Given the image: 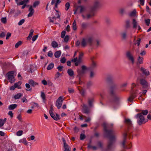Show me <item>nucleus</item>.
Segmentation results:
<instances>
[{
    "mask_svg": "<svg viewBox=\"0 0 151 151\" xmlns=\"http://www.w3.org/2000/svg\"><path fill=\"white\" fill-rule=\"evenodd\" d=\"M68 92H69V93H73L74 92V91L73 89L72 88H68Z\"/></svg>",
    "mask_w": 151,
    "mask_h": 151,
    "instance_id": "63",
    "label": "nucleus"
},
{
    "mask_svg": "<svg viewBox=\"0 0 151 151\" xmlns=\"http://www.w3.org/2000/svg\"><path fill=\"white\" fill-rule=\"evenodd\" d=\"M22 96V94L19 93H18L17 94L15 95L14 96V98L15 99H18L20 98Z\"/></svg>",
    "mask_w": 151,
    "mask_h": 151,
    "instance_id": "33",
    "label": "nucleus"
},
{
    "mask_svg": "<svg viewBox=\"0 0 151 151\" xmlns=\"http://www.w3.org/2000/svg\"><path fill=\"white\" fill-rule=\"evenodd\" d=\"M51 45L52 47L54 48L57 47L58 46V44L55 41L52 42Z\"/></svg>",
    "mask_w": 151,
    "mask_h": 151,
    "instance_id": "36",
    "label": "nucleus"
},
{
    "mask_svg": "<svg viewBox=\"0 0 151 151\" xmlns=\"http://www.w3.org/2000/svg\"><path fill=\"white\" fill-rule=\"evenodd\" d=\"M141 42V39L139 38L134 43L135 45H137V46H139Z\"/></svg>",
    "mask_w": 151,
    "mask_h": 151,
    "instance_id": "48",
    "label": "nucleus"
},
{
    "mask_svg": "<svg viewBox=\"0 0 151 151\" xmlns=\"http://www.w3.org/2000/svg\"><path fill=\"white\" fill-rule=\"evenodd\" d=\"M65 33H66L65 31H64V30L61 33V37L62 38H64L65 37Z\"/></svg>",
    "mask_w": 151,
    "mask_h": 151,
    "instance_id": "56",
    "label": "nucleus"
},
{
    "mask_svg": "<svg viewBox=\"0 0 151 151\" xmlns=\"http://www.w3.org/2000/svg\"><path fill=\"white\" fill-rule=\"evenodd\" d=\"M137 13L136 9H134L131 12L129 13L128 15L130 17H137Z\"/></svg>",
    "mask_w": 151,
    "mask_h": 151,
    "instance_id": "16",
    "label": "nucleus"
},
{
    "mask_svg": "<svg viewBox=\"0 0 151 151\" xmlns=\"http://www.w3.org/2000/svg\"><path fill=\"white\" fill-rule=\"evenodd\" d=\"M21 84V83L19 82L18 83H16L14 84L16 88H17L18 89L21 88L20 85Z\"/></svg>",
    "mask_w": 151,
    "mask_h": 151,
    "instance_id": "40",
    "label": "nucleus"
},
{
    "mask_svg": "<svg viewBox=\"0 0 151 151\" xmlns=\"http://www.w3.org/2000/svg\"><path fill=\"white\" fill-rule=\"evenodd\" d=\"M93 40V37L91 36L83 38L81 42V45L83 47H85L88 45H91Z\"/></svg>",
    "mask_w": 151,
    "mask_h": 151,
    "instance_id": "3",
    "label": "nucleus"
},
{
    "mask_svg": "<svg viewBox=\"0 0 151 151\" xmlns=\"http://www.w3.org/2000/svg\"><path fill=\"white\" fill-rule=\"evenodd\" d=\"M70 6V4L69 2H67L65 4V10L67 11L68 10Z\"/></svg>",
    "mask_w": 151,
    "mask_h": 151,
    "instance_id": "49",
    "label": "nucleus"
},
{
    "mask_svg": "<svg viewBox=\"0 0 151 151\" xmlns=\"http://www.w3.org/2000/svg\"><path fill=\"white\" fill-rule=\"evenodd\" d=\"M81 25L83 29H84L87 27V24L86 23L83 22L82 23Z\"/></svg>",
    "mask_w": 151,
    "mask_h": 151,
    "instance_id": "53",
    "label": "nucleus"
},
{
    "mask_svg": "<svg viewBox=\"0 0 151 151\" xmlns=\"http://www.w3.org/2000/svg\"><path fill=\"white\" fill-rule=\"evenodd\" d=\"M69 39V37L68 35L66 36L64 39V41L65 42H67Z\"/></svg>",
    "mask_w": 151,
    "mask_h": 151,
    "instance_id": "57",
    "label": "nucleus"
},
{
    "mask_svg": "<svg viewBox=\"0 0 151 151\" xmlns=\"http://www.w3.org/2000/svg\"><path fill=\"white\" fill-rule=\"evenodd\" d=\"M26 90L27 91H30L31 90V88L30 87V86L29 84L26 83L25 84Z\"/></svg>",
    "mask_w": 151,
    "mask_h": 151,
    "instance_id": "45",
    "label": "nucleus"
},
{
    "mask_svg": "<svg viewBox=\"0 0 151 151\" xmlns=\"http://www.w3.org/2000/svg\"><path fill=\"white\" fill-rule=\"evenodd\" d=\"M100 3L99 1L98 0L95 1L94 2L93 6V7L94 9H96L99 6Z\"/></svg>",
    "mask_w": 151,
    "mask_h": 151,
    "instance_id": "24",
    "label": "nucleus"
},
{
    "mask_svg": "<svg viewBox=\"0 0 151 151\" xmlns=\"http://www.w3.org/2000/svg\"><path fill=\"white\" fill-rule=\"evenodd\" d=\"M17 118L20 122H22V118L21 115L20 114L17 117Z\"/></svg>",
    "mask_w": 151,
    "mask_h": 151,
    "instance_id": "64",
    "label": "nucleus"
},
{
    "mask_svg": "<svg viewBox=\"0 0 151 151\" xmlns=\"http://www.w3.org/2000/svg\"><path fill=\"white\" fill-rule=\"evenodd\" d=\"M135 117L137 119V123L139 125L145 123L148 121L147 119H146L144 118L141 113L137 114L135 115Z\"/></svg>",
    "mask_w": 151,
    "mask_h": 151,
    "instance_id": "4",
    "label": "nucleus"
},
{
    "mask_svg": "<svg viewBox=\"0 0 151 151\" xmlns=\"http://www.w3.org/2000/svg\"><path fill=\"white\" fill-rule=\"evenodd\" d=\"M1 22L4 24H5L7 22V19L6 17H2L1 19Z\"/></svg>",
    "mask_w": 151,
    "mask_h": 151,
    "instance_id": "41",
    "label": "nucleus"
},
{
    "mask_svg": "<svg viewBox=\"0 0 151 151\" xmlns=\"http://www.w3.org/2000/svg\"><path fill=\"white\" fill-rule=\"evenodd\" d=\"M81 68L82 70L80 69L77 70V72L80 75H81L84 73L86 69V68L85 65H83L82 66Z\"/></svg>",
    "mask_w": 151,
    "mask_h": 151,
    "instance_id": "15",
    "label": "nucleus"
},
{
    "mask_svg": "<svg viewBox=\"0 0 151 151\" xmlns=\"http://www.w3.org/2000/svg\"><path fill=\"white\" fill-rule=\"evenodd\" d=\"M54 109H53V106L51 105L50 107V109L49 110V113L51 117L55 120H58L60 119V116L58 114H56V116L53 113Z\"/></svg>",
    "mask_w": 151,
    "mask_h": 151,
    "instance_id": "6",
    "label": "nucleus"
},
{
    "mask_svg": "<svg viewBox=\"0 0 151 151\" xmlns=\"http://www.w3.org/2000/svg\"><path fill=\"white\" fill-rule=\"evenodd\" d=\"M141 84L144 88H147L149 86V84L147 81L145 79L142 78L140 80Z\"/></svg>",
    "mask_w": 151,
    "mask_h": 151,
    "instance_id": "10",
    "label": "nucleus"
},
{
    "mask_svg": "<svg viewBox=\"0 0 151 151\" xmlns=\"http://www.w3.org/2000/svg\"><path fill=\"white\" fill-rule=\"evenodd\" d=\"M67 73L70 77H72L73 76L74 72L73 70L70 69H69L68 70Z\"/></svg>",
    "mask_w": 151,
    "mask_h": 151,
    "instance_id": "31",
    "label": "nucleus"
},
{
    "mask_svg": "<svg viewBox=\"0 0 151 151\" xmlns=\"http://www.w3.org/2000/svg\"><path fill=\"white\" fill-rule=\"evenodd\" d=\"M97 147L98 149L99 148H102V144L101 142L99 141L98 142Z\"/></svg>",
    "mask_w": 151,
    "mask_h": 151,
    "instance_id": "50",
    "label": "nucleus"
},
{
    "mask_svg": "<svg viewBox=\"0 0 151 151\" xmlns=\"http://www.w3.org/2000/svg\"><path fill=\"white\" fill-rule=\"evenodd\" d=\"M127 133L126 132H124L123 134V141L122 142V147L124 148H128L127 146L125 145V143L126 142V140L127 138Z\"/></svg>",
    "mask_w": 151,
    "mask_h": 151,
    "instance_id": "12",
    "label": "nucleus"
},
{
    "mask_svg": "<svg viewBox=\"0 0 151 151\" xmlns=\"http://www.w3.org/2000/svg\"><path fill=\"white\" fill-rule=\"evenodd\" d=\"M113 125V124H108L105 122L103 124L105 134L109 139L107 146V149L109 150L114 147V143L116 138L115 132L111 129Z\"/></svg>",
    "mask_w": 151,
    "mask_h": 151,
    "instance_id": "1",
    "label": "nucleus"
},
{
    "mask_svg": "<svg viewBox=\"0 0 151 151\" xmlns=\"http://www.w3.org/2000/svg\"><path fill=\"white\" fill-rule=\"evenodd\" d=\"M17 106L16 104H14L10 105L8 107V109L9 110H12L15 109Z\"/></svg>",
    "mask_w": 151,
    "mask_h": 151,
    "instance_id": "30",
    "label": "nucleus"
},
{
    "mask_svg": "<svg viewBox=\"0 0 151 151\" xmlns=\"http://www.w3.org/2000/svg\"><path fill=\"white\" fill-rule=\"evenodd\" d=\"M22 44V42L20 41H19L18 42H17L16 44L15 45V47L16 48H18Z\"/></svg>",
    "mask_w": 151,
    "mask_h": 151,
    "instance_id": "54",
    "label": "nucleus"
},
{
    "mask_svg": "<svg viewBox=\"0 0 151 151\" xmlns=\"http://www.w3.org/2000/svg\"><path fill=\"white\" fill-rule=\"evenodd\" d=\"M147 92V90H145L143 91L142 92H140L139 93V95L141 96L143 94H145Z\"/></svg>",
    "mask_w": 151,
    "mask_h": 151,
    "instance_id": "61",
    "label": "nucleus"
},
{
    "mask_svg": "<svg viewBox=\"0 0 151 151\" xmlns=\"http://www.w3.org/2000/svg\"><path fill=\"white\" fill-rule=\"evenodd\" d=\"M126 56L127 59L133 64L135 63V58L130 50L127 51L126 52Z\"/></svg>",
    "mask_w": 151,
    "mask_h": 151,
    "instance_id": "5",
    "label": "nucleus"
},
{
    "mask_svg": "<svg viewBox=\"0 0 151 151\" xmlns=\"http://www.w3.org/2000/svg\"><path fill=\"white\" fill-rule=\"evenodd\" d=\"M88 147L89 149H91L93 150H96L98 149L97 147L92 146L90 144L88 145Z\"/></svg>",
    "mask_w": 151,
    "mask_h": 151,
    "instance_id": "35",
    "label": "nucleus"
},
{
    "mask_svg": "<svg viewBox=\"0 0 151 151\" xmlns=\"http://www.w3.org/2000/svg\"><path fill=\"white\" fill-rule=\"evenodd\" d=\"M132 24L133 25V28L135 29H136L137 28V26L138 25L137 22L135 19H133Z\"/></svg>",
    "mask_w": 151,
    "mask_h": 151,
    "instance_id": "26",
    "label": "nucleus"
},
{
    "mask_svg": "<svg viewBox=\"0 0 151 151\" xmlns=\"http://www.w3.org/2000/svg\"><path fill=\"white\" fill-rule=\"evenodd\" d=\"M144 63V58L143 57H141L139 55H138L137 58V64H142Z\"/></svg>",
    "mask_w": 151,
    "mask_h": 151,
    "instance_id": "18",
    "label": "nucleus"
},
{
    "mask_svg": "<svg viewBox=\"0 0 151 151\" xmlns=\"http://www.w3.org/2000/svg\"><path fill=\"white\" fill-rule=\"evenodd\" d=\"M54 67V64L53 63H51L48 65L47 69L48 70H50L53 68Z\"/></svg>",
    "mask_w": 151,
    "mask_h": 151,
    "instance_id": "38",
    "label": "nucleus"
},
{
    "mask_svg": "<svg viewBox=\"0 0 151 151\" xmlns=\"http://www.w3.org/2000/svg\"><path fill=\"white\" fill-rule=\"evenodd\" d=\"M83 53H80L79 58L78 59L77 58H75L72 61L75 63V65L77 66L81 63V61L82 58L83 56Z\"/></svg>",
    "mask_w": 151,
    "mask_h": 151,
    "instance_id": "8",
    "label": "nucleus"
},
{
    "mask_svg": "<svg viewBox=\"0 0 151 151\" xmlns=\"http://www.w3.org/2000/svg\"><path fill=\"white\" fill-rule=\"evenodd\" d=\"M25 20L24 19H22L20 20L18 23V24L19 26H20L24 22Z\"/></svg>",
    "mask_w": 151,
    "mask_h": 151,
    "instance_id": "52",
    "label": "nucleus"
},
{
    "mask_svg": "<svg viewBox=\"0 0 151 151\" xmlns=\"http://www.w3.org/2000/svg\"><path fill=\"white\" fill-rule=\"evenodd\" d=\"M61 52L59 50L55 52L54 54L56 58H58L60 57L61 54Z\"/></svg>",
    "mask_w": 151,
    "mask_h": 151,
    "instance_id": "34",
    "label": "nucleus"
},
{
    "mask_svg": "<svg viewBox=\"0 0 151 151\" xmlns=\"http://www.w3.org/2000/svg\"><path fill=\"white\" fill-rule=\"evenodd\" d=\"M14 12H15L14 10L11 9L10 10V12L9 13L8 16L9 17H11L12 16V14L14 13Z\"/></svg>",
    "mask_w": 151,
    "mask_h": 151,
    "instance_id": "44",
    "label": "nucleus"
},
{
    "mask_svg": "<svg viewBox=\"0 0 151 151\" xmlns=\"http://www.w3.org/2000/svg\"><path fill=\"white\" fill-rule=\"evenodd\" d=\"M94 102V99L93 98H89L88 99V103L90 107L93 106V103Z\"/></svg>",
    "mask_w": 151,
    "mask_h": 151,
    "instance_id": "23",
    "label": "nucleus"
},
{
    "mask_svg": "<svg viewBox=\"0 0 151 151\" xmlns=\"http://www.w3.org/2000/svg\"><path fill=\"white\" fill-rule=\"evenodd\" d=\"M140 70L142 73L146 76H148L150 74V73L149 70L143 67H141L140 68Z\"/></svg>",
    "mask_w": 151,
    "mask_h": 151,
    "instance_id": "14",
    "label": "nucleus"
},
{
    "mask_svg": "<svg viewBox=\"0 0 151 151\" xmlns=\"http://www.w3.org/2000/svg\"><path fill=\"white\" fill-rule=\"evenodd\" d=\"M41 96L42 99L43 101H44L45 100L46 96L45 93L43 92H41Z\"/></svg>",
    "mask_w": 151,
    "mask_h": 151,
    "instance_id": "47",
    "label": "nucleus"
},
{
    "mask_svg": "<svg viewBox=\"0 0 151 151\" xmlns=\"http://www.w3.org/2000/svg\"><path fill=\"white\" fill-rule=\"evenodd\" d=\"M82 5H80L78 6H76L74 5L75 9H74L73 11H74V14H75L77 12H79L80 14V8L82 7Z\"/></svg>",
    "mask_w": 151,
    "mask_h": 151,
    "instance_id": "22",
    "label": "nucleus"
},
{
    "mask_svg": "<svg viewBox=\"0 0 151 151\" xmlns=\"http://www.w3.org/2000/svg\"><path fill=\"white\" fill-rule=\"evenodd\" d=\"M14 72L13 71H11L8 72L6 75V76L9 80V81L12 83L14 81L13 74Z\"/></svg>",
    "mask_w": 151,
    "mask_h": 151,
    "instance_id": "7",
    "label": "nucleus"
},
{
    "mask_svg": "<svg viewBox=\"0 0 151 151\" xmlns=\"http://www.w3.org/2000/svg\"><path fill=\"white\" fill-rule=\"evenodd\" d=\"M137 93L136 92L132 93L129 98L128 99V101L131 102H132L133 99L137 97Z\"/></svg>",
    "mask_w": 151,
    "mask_h": 151,
    "instance_id": "19",
    "label": "nucleus"
},
{
    "mask_svg": "<svg viewBox=\"0 0 151 151\" xmlns=\"http://www.w3.org/2000/svg\"><path fill=\"white\" fill-rule=\"evenodd\" d=\"M78 89L80 93L82 96H84L85 95L86 92L84 91L79 86L78 87Z\"/></svg>",
    "mask_w": 151,
    "mask_h": 151,
    "instance_id": "28",
    "label": "nucleus"
},
{
    "mask_svg": "<svg viewBox=\"0 0 151 151\" xmlns=\"http://www.w3.org/2000/svg\"><path fill=\"white\" fill-rule=\"evenodd\" d=\"M83 112L86 114H88L89 112V109L87 106L86 105H83L82 108Z\"/></svg>",
    "mask_w": 151,
    "mask_h": 151,
    "instance_id": "20",
    "label": "nucleus"
},
{
    "mask_svg": "<svg viewBox=\"0 0 151 151\" xmlns=\"http://www.w3.org/2000/svg\"><path fill=\"white\" fill-rule=\"evenodd\" d=\"M23 133V131L22 130H19L16 133V135L18 136L22 135Z\"/></svg>",
    "mask_w": 151,
    "mask_h": 151,
    "instance_id": "43",
    "label": "nucleus"
},
{
    "mask_svg": "<svg viewBox=\"0 0 151 151\" xmlns=\"http://www.w3.org/2000/svg\"><path fill=\"white\" fill-rule=\"evenodd\" d=\"M61 75L59 72H57L55 75V79L58 78Z\"/></svg>",
    "mask_w": 151,
    "mask_h": 151,
    "instance_id": "59",
    "label": "nucleus"
},
{
    "mask_svg": "<svg viewBox=\"0 0 151 151\" xmlns=\"http://www.w3.org/2000/svg\"><path fill=\"white\" fill-rule=\"evenodd\" d=\"M122 37L123 39L125 40L127 37V32H124L121 33Z\"/></svg>",
    "mask_w": 151,
    "mask_h": 151,
    "instance_id": "29",
    "label": "nucleus"
},
{
    "mask_svg": "<svg viewBox=\"0 0 151 151\" xmlns=\"http://www.w3.org/2000/svg\"><path fill=\"white\" fill-rule=\"evenodd\" d=\"M40 4V2L39 1H35L33 4V5L32 7H33L34 8L36 7V6H37Z\"/></svg>",
    "mask_w": 151,
    "mask_h": 151,
    "instance_id": "42",
    "label": "nucleus"
},
{
    "mask_svg": "<svg viewBox=\"0 0 151 151\" xmlns=\"http://www.w3.org/2000/svg\"><path fill=\"white\" fill-rule=\"evenodd\" d=\"M63 101V97L61 96L59 97L57 99L56 103V106L58 109H59L61 107Z\"/></svg>",
    "mask_w": 151,
    "mask_h": 151,
    "instance_id": "11",
    "label": "nucleus"
},
{
    "mask_svg": "<svg viewBox=\"0 0 151 151\" xmlns=\"http://www.w3.org/2000/svg\"><path fill=\"white\" fill-rule=\"evenodd\" d=\"M119 12L122 14H124L125 12V10L124 9L121 8L119 9Z\"/></svg>",
    "mask_w": 151,
    "mask_h": 151,
    "instance_id": "62",
    "label": "nucleus"
},
{
    "mask_svg": "<svg viewBox=\"0 0 151 151\" xmlns=\"http://www.w3.org/2000/svg\"><path fill=\"white\" fill-rule=\"evenodd\" d=\"M124 122L126 125L128 127H132V124L131 120L129 119H125Z\"/></svg>",
    "mask_w": 151,
    "mask_h": 151,
    "instance_id": "17",
    "label": "nucleus"
},
{
    "mask_svg": "<svg viewBox=\"0 0 151 151\" xmlns=\"http://www.w3.org/2000/svg\"><path fill=\"white\" fill-rule=\"evenodd\" d=\"M29 83L33 86L38 85L37 83L33 81L32 80H30L29 81Z\"/></svg>",
    "mask_w": 151,
    "mask_h": 151,
    "instance_id": "39",
    "label": "nucleus"
},
{
    "mask_svg": "<svg viewBox=\"0 0 151 151\" xmlns=\"http://www.w3.org/2000/svg\"><path fill=\"white\" fill-rule=\"evenodd\" d=\"M38 37V35H37L34 36L32 37V41H33V42L35 41L37 38Z\"/></svg>",
    "mask_w": 151,
    "mask_h": 151,
    "instance_id": "60",
    "label": "nucleus"
},
{
    "mask_svg": "<svg viewBox=\"0 0 151 151\" xmlns=\"http://www.w3.org/2000/svg\"><path fill=\"white\" fill-rule=\"evenodd\" d=\"M72 28L74 30H76L77 29L76 22L75 20L73 21L72 24Z\"/></svg>",
    "mask_w": 151,
    "mask_h": 151,
    "instance_id": "37",
    "label": "nucleus"
},
{
    "mask_svg": "<svg viewBox=\"0 0 151 151\" xmlns=\"http://www.w3.org/2000/svg\"><path fill=\"white\" fill-rule=\"evenodd\" d=\"M80 8V14L82 19H88L91 18L92 16L90 14L87 12L86 7L83 5Z\"/></svg>",
    "mask_w": 151,
    "mask_h": 151,
    "instance_id": "2",
    "label": "nucleus"
},
{
    "mask_svg": "<svg viewBox=\"0 0 151 151\" xmlns=\"http://www.w3.org/2000/svg\"><path fill=\"white\" fill-rule=\"evenodd\" d=\"M66 61V59L65 57H63L61 59L60 62L63 63H64Z\"/></svg>",
    "mask_w": 151,
    "mask_h": 151,
    "instance_id": "58",
    "label": "nucleus"
},
{
    "mask_svg": "<svg viewBox=\"0 0 151 151\" xmlns=\"http://www.w3.org/2000/svg\"><path fill=\"white\" fill-rule=\"evenodd\" d=\"M86 138V136L83 134H81L80 135V139L81 140H83Z\"/></svg>",
    "mask_w": 151,
    "mask_h": 151,
    "instance_id": "55",
    "label": "nucleus"
},
{
    "mask_svg": "<svg viewBox=\"0 0 151 151\" xmlns=\"http://www.w3.org/2000/svg\"><path fill=\"white\" fill-rule=\"evenodd\" d=\"M29 0H22L19 3L17 4L18 5H21L23 4H26L29 2Z\"/></svg>",
    "mask_w": 151,
    "mask_h": 151,
    "instance_id": "25",
    "label": "nucleus"
},
{
    "mask_svg": "<svg viewBox=\"0 0 151 151\" xmlns=\"http://www.w3.org/2000/svg\"><path fill=\"white\" fill-rule=\"evenodd\" d=\"M19 143H23L25 145H27L28 144V142L26 140V138H25L20 139L19 141Z\"/></svg>",
    "mask_w": 151,
    "mask_h": 151,
    "instance_id": "32",
    "label": "nucleus"
},
{
    "mask_svg": "<svg viewBox=\"0 0 151 151\" xmlns=\"http://www.w3.org/2000/svg\"><path fill=\"white\" fill-rule=\"evenodd\" d=\"M148 111L147 110H142V113H141L142 114H143L144 115H146L148 113Z\"/></svg>",
    "mask_w": 151,
    "mask_h": 151,
    "instance_id": "51",
    "label": "nucleus"
},
{
    "mask_svg": "<svg viewBox=\"0 0 151 151\" xmlns=\"http://www.w3.org/2000/svg\"><path fill=\"white\" fill-rule=\"evenodd\" d=\"M150 19H147L145 20V22L147 26H149L150 25Z\"/></svg>",
    "mask_w": 151,
    "mask_h": 151,
    "instance_id": "46",
    "label": "nucleus"
},
{
    "mask_svg": "<svg viewBox=\"0 0 151 151\" xmlns=\"http://www.w3.org/2000/svg\"><path fill=\"white\" fill-rule=\"evenodd\" d=\"M29 13L28 14V17H29L32 16L34 12V10L32 8V6H30L29 10Z\"/></svg>",
    "mask_w": 151,
    "mask_h": 151,
    "instance_id": "21",
    "label": "nucleus"
},
{
    "mask_svg": "<svg viewBox=\"0 0 151 151\" xmlns=\"http://www.w3.org/2000/svg\"><path fill=\"white\" fill-rule=\"evenodd\" d=\"M61 2L60 0H52L51 4L52 5L55 4L54 9L57 12H58V11L56 9L58 8V4Z\"/></svg>",
    "mask_w": 151,
    "mask_h": 151,
    "instance_id": "9",
    "label": "nucleus"
},
{
    "mask_svg": "<svg viewBox=\"0 0 151 151\" xmlns=\"http://www.w3.org/2000/svg\"><path fill=\"white\" fill-rule=\"evenodd\" d=\"M94 58V57H93L92 58H91V59L92 61V64L91 67L92 68H93L96 66V63L93 60Z\"/></svg>",
    "mask_w": 151,
    "mask_h": 151,
    "instance_id": "27",
    "label": "nucleus"
},
{
    "mask_svg": "<svg viewBox=\"0 0 151 151\" xmlns=\"http://www.w3.org/2000/svg\"><path fill=\"white\" fill-rule=\"evenodd\" d=\"M62 141L63 143V148L64 149V151H70L71 148L66 143L65 139L63 138H62Z\"/></svg>",
    "mask_w": 151,
    "mask_h": 151,
    "instance_id": "13",
    "label": "nucleus"
}]
</instances>
